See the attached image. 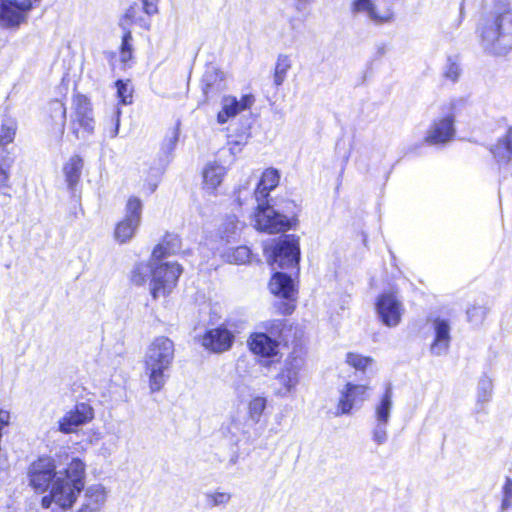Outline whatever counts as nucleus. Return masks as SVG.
<instances>
[{"label":"nucleus","mask_w":512,"mask_h":512,"mask_svg":"<svg viewBox=\"0 0 512 512\" xmlns=\"http://www.w3.org/2000/svg\"><path fill=\"white\" fill-rule=\"evenodd\" d=\"M217 121L220 123V124H223L224 123V109L219 111L217 113Z\"/></svg>","instance_id":"nucleus-54"},{"label":"nucleus","mask_w":512,"mask_h":512,"mask_svg":"<svg viewBox=\"0 0 512 512\" xmlns=\"http://www.w3.org/2000/svg\"><path fill=\"white\" fill-rule=\"evenodd\" d=\"M251 351L261 357L270 358L278 353V342L266 333H254L248 341Z\"/></svg>","instance_id":"nucleus-19"},{"label":"nucleus","mask_w":512,"mask_h":512,"mask_svg":"<svg viewBox=\"0 0 512 512\" xmlns=\"http://www.w3.org/2000/svg\"><path fill=\"white\" fill-rule=\"evenodd\" d=\"M490 152L498 163L508 164L512 160V126L491 145Z\"/></svg>","instance_id":"nucleus-22"},{"label":"nucleus","mask_w":512,"mask_h":512,"mask_svg":"<svg viewBox=\"0 0 512 512\" xmlns=\"http://www.w3.org/2000/svg\"><path fill=\"white\" fill-rule=\"evenodd\" d=\"M303 366L304 358L296 352H292L286 358L284 367L278 378L287 391H291L298 384L299 372Z\"/></svg>","instance_id":"nucleus-13"},{"label":"nucleus","mask_w":512,"mask_h":512,"mask_svg":"<svg viewBox=\"0 0 512 512\" xmlns=\"http://www.w3.org/2000/svg\"><path fill=\"white\" fill-rule=\"evenodd\" d=\"M221 502H222L221 500H217L216 498H215V500H214V503H215V504H218V503H221Z\"/></svg>","instance_id":"nucleus-57"},{"label":"nucleus","mask_w":512,"mask_h":512,"mask_svg":"<svg viewBox=\"0 0 512 512\" xmlns=\"http://www.w3.org/2000/svg\"><path fill=\"white\" fill-rule=\"evenodd\" d=\"M148 270L145 262H138L135 264L130 272V283L134 286H144L147 282Z\"/></svg>","instance_id":"nucleus-36"},{"label":"nucleus","mask_w":512,"mask_h":512,"mask_svg":"<svg viewBox=\"0 0 512 512\" xmlns=\"http://www.w3.org/2000/svg\"><path fill=\"white\" fill-rule=\"evenodd\" d=\"M256 98L253 94H244L239 99L235 96H226V123L229 122L227 130H231L235 117L248 112L254 106Z\"/></svg>","instance_id":"nucleus-15"},{"label":"nucleus","mask_w":512,"mask_h":512,"mask_svg":"<svg viewBox=\"0 0 512 512\" xmlns=\"http://www.w3.org/2000/svg\"><path fill=\"white\" fill-rule=\"evenodd\" d=\"M512 506V478L507 477L503 486V499L501 509L508 510Z\"/></svg>","instance_id":"nucleus-44"},{"label":"nucleus","mask_w":512,"mask_h":512,"mask_svg":"<svg viewBox=\"0 0 512 512\" xmlns=\"http://www.w3.org/2000/svg\"><path fill=\"white\" fill-rule=\"evenodd\" d=\"M146 191L148 194H152L156 191L157 189V183L155 182H149L147 185H146Z\"/></svg>","instance_id":"nucleus-52"},{"label":"nucleus","mask_w":512,"mask_h":512,"mask_svg":"<svg viewBox=\"0 0 512 512\" xmlns=\"http://www.w3.org/2000/svg\"><path fill=\"white\" fill-rule=\"evenodd\" d=\"M17 121L14 118H5L0 126V147L14 142L17 133Z\"/></svg>","instance_id":"nucleus-34"},{"label":"nucleus","mask_w":512,"mask_h":512,"mask_svg":"<svg viewBox=\"0 0 512 512\" xmlns=\"http://www.w3.org/2000/svg\"><path fill=\"white\" fill-rule=\"evenodd\" d=\"M251 256L250 249L247 246L236 248H226V261L235 264H245Z\"/></svg>","instance_id":"nucleus-35"},{"label":"nucleus","mask_w":512,"mask_h":512,"mask_svg":"<svg viewBox=\"0 0 512 512\" xmlns=\"http://www.w3.org/2000/svg\"><path fill=\"white\" fill-rule=\"evenodd\" d=\"M118 79L115 81V87L117 89L118 104L129 105L133 101V89L128 86V82Z\"/></svg>","instance_id":"nucleus-38"},{"label":"nucleus","mask_w":512,"mask_h":512,"mask_svg":"<svg viewBox=\"0 0 512 512\" xmlns=\"http://www.w3.org/2000/svg\"><path fill=\"white\" fill-rule=\"evenodd\" d=\"M182 272L183 269L177 262H159L153 265L149 282L152 299L170 296L177 287Z\"/></svg>","instance_id":"nucleus-4"},{"label":"nucleus","mask_w":512,"mask_h":512,"mask_svg":"<svg viewBox=\"0 0 512 512\" xmlns=\"http://www.w3.org/2000/svg\"><path fill=\"white\" fill-rule=\"evenodd\" d=\"M244 121L241 122V127L237 130L235 136L229 134L227 135V145H229V150L232 155H236L242 151V148L247 144L248 139L250 137V127H251V119L250 117L243 116Z\"/></svg>","instance_id":"nucleus-25"},{"label":"nucleus","mask_w":512,"mask_h":512,"mask_svg":"<svg viewBox=\"0 0 512 512\" xmlns=\"http://www.w3.org/2000/svg\"><path fill=\"white\" fill-rule=\"evenodd\" d=\"M179 138V126L176 125L171 129L170 136L166 137L163 141V145L167 151L174 149Z\"/></svg>","instance_id":"nucleus-47"},{"label":"nucleus","mask_w":512,"mask_h":512,"mask_svg":"<svg viewBox=\"0 0 512 512\" xmlns=\"http://www.w3.org/2000/svg\"><path fill=\"white\" fill-rule=\"evenodd\" d=\"M39 1L40 0H18V2L23 6V9H26L27 11H29L33 5Z\"/></svg>","instance_id":"nucleus-51"},{"label":"nucleus","mask_w":512,"mask_h":512,"mask_svg":"<svg viewBox=\"0 0 512 512\" xmlns=\"http://www.w3.org/2000/svg\"><path fill=\"white\" fill-rule=\"evenodd\" d=\"M485 52L502 56L512 50V11L507 0H497L479 26Z\"/></svg>","instance_id":"nucleus-2"},{"label":"nucleus","mask_w":512,"mask_h":512,"mask_svg":"<svg viewBox=\"0 0 512 512\" xmlns=\"http://www.w3.org/2000/svg\"><path fill=\"white\" fill-rule=\"evenodd\" d=\"M174 352L173 341L166 336H158L153 339L148 347L145 365L170 367L174 360Z\"/></svg>","instance_id":"nucleus-11"},{"label":"nucleus","mask_w":512,"mask_h":512,"mask_svg":"<svg viewBox=\"0 0 512 512\" xmlns=\"http://www.w3.org/2000/svg\"><path fill=\"white\" fill-rule=\"evenodd\" d=\"M432 326L435 337L430 346V352L435 356L446 354L451 341L450 325L444 319L435 318L432 321Z\"/></svg>","instance_id":"nucleus-17"},{"label":"nucleus","mask_w":512,"mask_h":512,"mask_svg":"<svg viewBox=\"0 0 512 512\" xmlns=\"http://www.w3.org/2000/svg\"><path fill=\"white\" fill-rule=\"evenodd\" d=\"M280 175L274 168L266 169L261 176V179L254 191V198L256 202H265L269 192L279 184Z\"/></svg>","instance_id":"nucleus-21"},{"label":"nucleus","mask_w":512,"mask_h":512,"mask_svg":"<svg viewBox=\"0 0 512 512\" xmlns=\"http://www.w3.org/2000/svg\"><path fill=\"white\" fill-rule=\"evenodd\" d=\"M244 227V224L238 221V219L235 216H230L226 219V234L228 232H231L233 237L237 235L238 232H240Z\"/></svg>","instance_id":"nucleus-46"},{"label":"nucleus","mask_w":512,"mask_h":512,"mask_svg":"<svg viewBox=\"0 0 512 512\" xmlns=\"http://www.w3.org/2000/svg\"><path fill=\"white\" fill-rule=\"evenodd\" d=\"M393 393L390 385L387 386L385 393L375 406V420L389 423L391 410L393 407Z\"/></svg>","instance_id":"nucleus-31"},{"label":"nucleus","mask_w":512,"mask_h":512,"mask_svg":"<svg viewBox=\"0 0 512 512\" xmlns=\"http://www.w3.org/2000/svg\"><path fill=\"white\" fill-rule=\"evenodd\" d=\"M230 461H231L232 463H236V461H237V457H232Z\"/></svg>","instance_id":"nucleus-56"},{"label":"nucleus","mask_w":512,"mask_h":512,"mask_svg":"<svg viewBox=\"0 0 512 512\" xmlns=\"http://www.w3.org/2000/svg\"><path fill=\"white\" fill-rule=\"evenodd\" d=\"M65 119H66L65 103L57 98L50 100L47 107L44 110L45 123L50 127L60 124L61 132L63 133Z\"/></svg>","instance_id":"nucleus-23"},{"label":"nucleus","mask_w":512,"mask_h":512,"mask_svg":"<svg viewBox=\"0 0 512 512\" xmlns=\"http://www.w3.org/2000/svg\"><path fill=\"white\" fill-rule=\"evenodd\" d=\"M119 61L123 69L131 67L134 62V47L132 31H123L118 47Z\"/></svg>","instance_id":"nucleus-30"},{"label":"nucleus","mask_w":512,"mask_h":512,"mask_svg":"<svg viewBox=\"0 0 512 512\" xmlns=\"http://www.w3.org/2000/svg\"><path fill=\"white\" fill-rule=\"evenodd\" d=\"M69 128L75 139H86L93 135L96 127L93 103L80 92L74 93L71 99Z\"/></svg>","instance_id":"nucleus-3"},{"label":"nucleus","mask_w":512,"mask_h":512,"mask_svg":"<svg viewBox=\"0 0 512 512\" xmlns=\"http://www.w3.org/2000/svg\"><path fill=\"white\" fill-rule=\"evenodd\" d=\"M487 314V309L484 306L473 305L467 310V317L469 322L473 324H480L483 322Z\"/></svg>","instance_id":"nucleus-42"},{"label":"nucleus","mask_w":512,"mask_h":512,"mask_svg":"<svg viewBox=\"0 0 512 512\" xmlns=\"http://www.w3.org/2000/svg\"><path fill=\"white\" fill-rule=\"evenodd\" d=\"M389 423L376 421L372 429V439L377 445H383L388 439L387 427Z\"/></svg>","instance_id":"nucleus-40"},{"label":"nucleus","mask_w":512,"mask_h":512,"mask_svg":"<svg viewBox=\"0 0 512 512\" xmlns=\"http://www.w3.org/2000/svg\"><path fill=\"white\" fill-rule=\"evenodd\" d=\"M257 213L255 214V226L258 230L267 233H280L291 227V220L285 215L275 211L265 202H257Z\"/></svg>","instance_id":"nucleus-9"},{"label":"nucleus","mask_w":512,"mask_h":512,"mask_svg":"<svg viewBox=\"0 0 512 512\" xmlns=\"http://www.w3.org/2000/svg\"><path fill=\"white\" fill-rule=\"evenodd\" d=\"M225 341H226V350H228L231 346V342H232V335L228 332V330L226 329V338H225Z\"/></svg>","instance_id":"nucleus-53"},{"label":"nucleus","mask_w":512,"mask_h":512,"mask_svg":"<svg viewBox=\"0 0 512 512\" xmlns=\"http://www.w3.org/2000/svg\"><path fill=\"white\" fill-rule=\"evenodd\" d=\"M11 167V161L0 160V188L8 187L9 171Z\"/></svg>","instance_id":"nucleus-45"},{"label":"nucleus","mask_w":512,"mask_h":512,"mask_svg":"<svg viewBox=\"0 0 512 512\" xmlns=\"http://www.w3.org/2000/svg\"><path fill=\"white\" fill-rule=\"evenodd\" d=\"M237 193H238V198L237 199H238L239 204L241 205L242 204V201H241L242 188H239Z\"/></svg>","instance_id":"nucleus-55"},{"label":"nucleus","mask_w":512,"mask_h":512,"mask_svg":"<svg viewBox=\"0 0 512 512\" xmlns=\"http://www.w3.org/2000/svg\"><path fill=\"white\" fill-rule=\"evenodd\" d=\"M300 260L299 241L294 235L281 238L272 252V264L280 269H297Z\"/></svg>","instance_id":"nucleus-7"},{"label":"nucleus","mask_w":512,"mask_h":512,"mask_svg":"<svg viewBox=\"0 0 512 512\" xmlns=\"http://www.w3.org/2000/svg\"><path fill=\"white\" fill-rule=\"evenodd\" d=\"M145 367L148 371V382L151 392L160 391L164 387L166 380L164 371L169 367L159 365H145Z\"/></svg>","instance_id":"nucleus-32"},{"label":"nucleus","mask_w":512,"mask_h":512,"mask_svg":"<svg viewBox=\"0 0 512 512\" xmlns=\"http://www.w3.org/2000/svg\"><path fill=\"white\" fill-rule=\"evenodd\" d=\"M27 12L18 1L0 0V22L5 27H18L26 20Z\"/></svg>","instance_id":"nucleus-14"},{"label":"nucleus","mask_w":512,"mask_h":512,"mask_svg":"<svg viewBox=\"0 0 512 512\" xmlns=\"http://www.w3.org/2000/svg\"><path fill=\"white\" fill-rule=\"evenodd\" d=\"M142 2V11L147 17H151L158 13V4L159 0H141Z\"/></svg>","instance_id":"nucleus-48"},{"label":"nucleus","mask_w":512,"mask_h":512,"mask_svg":"<svg viewBox=\"0 0 512 512\" xmlns=\"http://www.w3.org/2000/svg\"><path fill=\"white\" fill-rule=\"evenodd\" d=\"M352 11L354 13H363L373 22L380 24L388 22L390 15H380L373 0H353Z\"/></svg>","instance_id":"nucleus-29"},{"label":"nucleus","mask_w":512,"mask_h":512,"mask_svg":"<svg viewBox=\"0 0 512 512\" xmlns=\"http://www.w3.org/2000/svg\"><path fill=\"white\" fill-rule=\"evenodd\" d=\"M55 457L42 454L32 460L26 470L29 487L43 494L40 504L49 509L52 504L61 510L71 509L85 487L86 465L78 457L72 458L58 477Z\"/></svg>","instance_id":"nucleus-1"},{"label":"nucleus","mask_w":512,"mask_h":512,"mask_svg":"<svg viewBox=\"0 0 512 512\" xmlns=\"http://www.w3.org/2000/svg\"><path fill=\"white\" fill-rule=\"evenodd\" d=\"M376 311L381 322L387 327L399 325L404 307L393 293H383L376 302Z\"/></svg>","instance_id":"nucleus-10"},{"label":"nucleus","mask_w":512,"mask_h":512,"mask_svg":"<svg viewBox=\"0 0 512 512\" xmlns=\"http://www.w3.org/2000/svg\"><path fill=\"white\" fill-rule=\"evenodd\" d=\"M105 499V489L100 485H92L85 491V501L79 512H95L101 508Z\"/></svg>","instance_id":"nucleus-26"},{"label":"nucleus","mask_w":512,"mask_h":512,"mask_svg":"<svg viewBox=\"0 0 512 512\" xmlns=\"http://www.w3.org/2000/svg\"><path fill=\"white\" fill-rule=\"evenodd\" d=\"M346 360L349 365L359 370H364L373 361L370 357H363L355 353H348Z\"/></svg>","instance_id":"nucleus-43"},{"label":"nucleus","mask_w":512,"mask_h":512,"mask_svg":"<svg viewBox=\"0 0 512 512\" xmlns=\"http://www.w3.org/2000/svg\"><path fill=\"white\" fill-rule=\"evenodd\" d=\"M285 326H286V322H285V320H282V319L271 320L265 324L266 330L270 333V336L272 338L278 337L281 339H285L283 336Z\"/></svg>","instance_id":"nucleus-41"},{"label":"nucleus","mask_w":512,"mask_h":512,"mask_svg":"<svg viewBox=\"0 0 512 512\" xmlns=\"http://www.w3.org/2000/svg\"><path fill=\"white\" fill-rule=\"evenodd\" d=\"M181 247V240L178 235L165 233L160 242L156 244L151 252V260L159 263L162 259L174 255Z\"/></svg>","instance_id":"nucleus-20"},{"label":"nucleus","mask_w":512,"mask_h":512,"mask_svg":"<svg viewBox=\"0 0 512 512\" xmlns=\"http://www.w3.org/2000/svg\"><path fill=\"white\" fill-rule=\"evenodd\" d=\"M223 177L224 168L220 163H208L203 170V188L209 193H214L221 185Z\"/></svg>","instance_id":"nucleus-24"},{"label":"nucleus","mask_w":512,"mask_h":512,"mask_svg":"<svg viewBox=\"0 0 512 512\" xmlns=\"http://www.w3.org/2000/svg\"><path fill=\"white\" fill-rule=\"evenodd\" d=\"M142 201L137 196H129L125 204V215L116 222L113 231L115 241L120 244L129 242L141 224Z\"/></svg>","instance_id":"nucleus-5"},{"label":"nucleus","mask_w":512,"mask_h":512,"mask_svg":"<svg viewBox=\"0 0 512 512\" xmlns=\"http://www.w3.org/2000/svg\"><path fill=\"white\" fill-rule=\"evenodd\" d=\"M492 387V380L489 377L484 376L480 379L478 383V403L484 404L490 400Z\"/></svg>","instance_id":"nucleus-39"},{"label":"nucleus","mask_w":512,"mask_h":512,"mask_svg":"<svg viewBox=\"0 0 512 512\" xmlns=\"http://www.w3.org/2000/svg\"><path fill=\"white\" fill-rule=\"evenodd\" d=\"M114 57H115V53H114V52H112V53L110 54V59H112V58H114Z\"/></svg>","instance_id":"nucleus-58"},{"label":"nucleus","mask_w":512,"mask_h":512,"mask_svg":"<svg viewBox=\"0 0 512 512\" xmlns=\"http://www.w3.org/2000/svg\"><path fill=\"white\" fill-rule=\"evenodd\" d=\"M454 135V118L453 116H446L434 122L427 133L425 141L429 144H444L452 140Z\"/></svg>","instance_id":"nucleus-16"},{"label":"nucleus","mask_w":512,"mask_h":512,"mask_svg":"<svg viewBox=\"0 0 512 512\" xmlns=\"http://www.w3.org/2000/svg\"><path fill=\"white\" fill-rule=\"evenodd\" d=\"M119 124H120V111H119V110H117V111H116L115 118H114L113 127H112V129L110 130V132H109V136H110V137H115V136L118 134V131H119Z\"/></svg>","instance_id":"nucleus-50"},{"label":"nucleus","mask_w":512,"mask_h":512,"mask_svg":"<svg viewBox=\"0 0 512 512\" xmlns=\"http://www.w3.org/2000/svg\"><path fill=\"white\" fill-rule=\"evenodd\" d=\"M460 69L457 64L451 63L447 67L445 77L455 82L459 77Z\"/></svg>","instance_id":"nucleus-49"},{"label":"nucleus","mask_w":512,"mask_h":512,"mask_svg":"<svg viewBox=\"0 0 512 512\" xmlns=\"http://www.w3.org/2000/svg\"><path fill=\"white\" fill-rule=\"evenodd\" d=\"M199 342L206 350L220 353L224 350V328L222 326L207 330Z\"/></svg>","instance_id":"nucleus-28"},{"label":"nucleus","mask_w":512,"mask_h":512,"mask_svg":"<svg viewBox=\"0 0 512 512\" xmlns=\"http://www.w3.org/2000/svg\"><path fill=\"white\" fill-rule=\"evenodd\" d=\"M83 159L79 155H73L63 166V173L68 188L74 190L78 185L83 169Z\"/></svg>","instance_id":"nucleus-27"},{"label":"nucleus","mask_w":512,"mask_h":512,"mask_svg":"<svg viewBox=\"0 0 512 512\" xmlns=\"http://www.w3.org/2000/svg\"><path fill=\"white\" fill-rule=\"evenodd\" d=\"M122 31H131L132 27L138 26L143 30H150L151 21L141 10L137 3L131 4L120 17L118 22Z\"/></svg>","instance_id":"nucleus-18"},{"label":"nucleus","mask_w":512,"mask_h":512,"mask_svg":"<svg viewBox=\"0 0 512 512\" xmlns=\"http://www.w3.org/2000/svg\"><path fill=\"white\" fill-rule=\"evenodd\" d=\"M269 289L271 293L283 299L276 303L279 313L291 314L295 309L297 294L291 275L276 272L270 280Z\"/></svg>","instance_id":"nucleus-6"},{"label":"nucleus","mask_w":512,"mask_h":512,"mask_svg":"<svg viewBox=\"0 0 512 512\" xmlns=\"http://www.w3.org/2000/svg\"><path fill=\"white\" fill-rule=\"evenodd\" d=\"M95 417L93 406L89 402H77L58 421V430L63 434H71L77 428L90 423Z\"/></svg>","instance_id":"nucleus-8"},{"label":"nucleus","mask_w":512,"mask_h":512,"mask_svg":"<svg viewBox=\"0 0 512 512\" xmlns=\"http://www.w3.org/2000/svg\"><path fill=\"white\" fill-rule=\"evenodd\" d=\"M266 408V399L264 397H254L248 404V416L254 423H258Z\"/></svg>","instance_id":"nucleus-37"},{"label":"nucleus","mask_w":512,"mask_h":512,"mask_svg":"<svg viewBox=\"0 0 512 512\" xmlns=\"http://www.w3.org/2000/svg\"><path fill=\"white\" fill-rule=\"evenodd\" d=\"M367 387L347 383L341 392L336 415L348 414L353 407L361 405L366 399Z\"/></svg>","instance_id":"nucleus-12"},{"label":"nucleus","mask_w":512,"mask_h":512,"mask_svg":"<svg viewBox=\"0 0 512 512\" xmlns=\"http://www.w3.org/2000/svg\"><path fill=\"white\" fill-rule=\"evenodd\" d=\"M291 67L292 61L290 59V56L286 54L278 55L273 74V82L276 87H279L284 83L287 77V73L291 69Z\"/></svg>","instance_id":"nucleus-33"}]
</instances>
